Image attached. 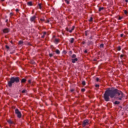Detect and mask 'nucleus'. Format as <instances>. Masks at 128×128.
<instances>
[{"label":"nucleus","instance_id":"49","mask_svg":"<svg viewBox=\"0 0 128 128\" xmlns=\"http://www.w3.org/2000/svg\"><path fill=\"white\" fill-rule=\"evenodd\" d=\"M70 54H72V51H70Z\"/></svg>","mask_w":128,"mask_h":128},{"label":"nucleus","instance_id":"1","mask_svg":"<svg viewBox=\"0 0 128 128\" xmlns=\"http://www.w3.org/2000/svg\"><path fill=\"white\" fill-rule=\"evenodd\" d=\"M110 96L111 98H114L116 100H122V98L124 96V93L118 89L110 90V88H108L104 92V98L106 102H108L110 100Z\"/></svg>","mask_w":128,"mask_h":128},{"label":"nucleus","instance_id":"38","mask_svg":"<svg viewBox=\"0 0 128 128\" xmlns=\"http://www.w3.org/2000/svg\"><path fill=\"white\" fill-rule=\"evenodd\" d=\"M98 80H100V78H96V82H98Z\"/></svg>","mask_w":128,"mask_h":128},{"label":"nucleus","instance_id":"27","mask_svg":"<svg viewBox=\"0 0 128 128\" xmlns=\"http://www.w3.org/2000/svg\"><path fill=\"white\" fill-rule=\"evenodd\" d=\"M54 56V54H49V56H50V58H52V56Z\"/></svg>","mask_w":128,"mask_h":128},{"label":"nucleus","instance_id":"31","mask_svg":"<svg viewBox=\"0 0 128 128\" xmlns=\"http://www.w3.org/2000/svg\"><path fill=\"white\" fill-rule=\"evenodd\" d=\"M124 54H121L120 56V58H124Z\"/></svg>","mask_w":128,"mask_h":128},{"label":"nucleus","instance_id":"48","mask_svg":"<svg viewBox=\"0 0 128 128\" xmlns=\"http://www.w3.org/2000/svg\"><path fill=\"white\" fill-rule=\"evenodd\" d=\"M46 34V32H44V34Z\"/></svg>","mask_w":128,"mask_h":128},{"label":"nucleus","instance_id":"23","mask_svg":"<svg viewBox=\"0 0 128 128\" xmlns=\"http://www.w3.org/2000/svg\"><path fill=\"white\" fill-rule=\"evenodd\" d=\"M82 86H86V81H82Z\"/></svg>","mask_w":128,"mask_h":128},{"label":"nucleus","instance_id":"37","mask_svg":"<svg viewBox=\"0 0 128 128\" xmlns=\"http://www.w3.org/2000/svg\"><path fill=\"white\" fill-rule=\"evenodd\" d=\"M66 32H70V30L68 29V28H66Z\"/></svg>","mask_w":128,"mask_h":128},{"label":"nucleus","instance_id":"32","mask_svg":"<svg viewBox=\"0 0 128 128\" xmlns=\"http://www.w3.org/2000/svg\"><path fill=\"white\" fill-rule=\"evenodd\" d=\"M122 17H121L120 16L118 18L119 20H122Z\"/></svg>","mask_w":128,"mask_h":128},{"label":"nucleus","instance_id":"21","mask_svg":"<svg viewBox=\"0 0 128 128\" xmlns=\"http://www.w3.org/2000/svg\"><path fill=\"white\" fill-rule=\"evenodd\" d=\"M122 50V48L120 46L117 48V50Z\"/></svg>","mask_w":128,"mask_h":128},{"label":"nucleus","instance_id":"11","mask_svg":"<svg viewBox=\"0 0 128 128\" xmlns=\"http://www.w3.org/2000/svg\"><path fill=\"white\" fill-rule=\"evenodd\" d=\"M74 38H72L70 40V44H74Z\"/></svg>","mask_w":128,"mask_h":128},{"label":"nucleus","instance_id":"35","mask_svg":"<svg viewBox=\"0 0 128 128\" xmlns=\"http://www.w3.org/2000/svg\"><path fill=\"white\" fill-rule=\"evenodd\" d=\"M82 44H86V42L84 41H83L82 42Z\"/></svg>","mask_w":128,"mask_h":128},{"label":"nucleus","instance_id":"30","mask_svg":"<svg viewBox=\"0 0 128 128\" xmlns=\"http://www.w3.org/2000/svg\"><path fill=\"white\" fill-rule=\"evenodd\" d=\"M100 48H104V44H100Z\"/></svg>","mask_w":128,"mask_h":128},{"label":"nucleus","instance_id":"52","mask_svg":"<svg viewBox=\"0 0 128 128\" xmlns=\"http://www.w3.org/2000/svg\"><path fill=\"white\" fill-rule=\"evenodd\" d=\"M42 38H44V36H42Z\"/></svg>","mask_w":128,"mask_h":128},{"label":"nucleus","instance_id":"6","mask_svg":"<svg viewBox=\"0 0 128 128\" xmlns=\"http://www.w3.org/2000/svg\"><path fill=\"white\" fill-rule=\"evenodd\" d=\"M10 32V29L8 28H6L3 30V32H4V34H8V32Z\"/></svg>","mask_w":128,"mask_h":128},{"label":"nucleus","instance_id":"4","mask_svg":"<svg viewBox=\"0 0 128 128\" xmlns=\"http://www.w3.org/2000/svg\"><path fill=\"white\" fill-rule=\"evenodd\" d=\"M88 126V120H84L83 122L82 126L83 128H84V126Z\"/></svg>","mask_w":128,"mask_h":128},{"label":"nucleus","instance_id":"42","mask_svg":"<svg viewBox=\"0 0 128 128\" xmlns=\"http://www.w3.org/2000/svg\"><path fill=\"white\" fill-rule=\"evenodd\" d=\"M74 90L72 89V90H70V92H74Z\"/></svg>","mask_w":128,"mask_h":128},{"label":"nucleus","instance_id":"18","mask_svg":"<svg viewBox=\"0 0 128 128\" xmlns=\"http://www.w3.org/2000/svg\"><path fill=\"white\" fill-rule=\"evenodd\" d=\"M54 42H56V44H58V42H60V40L55 39Z\"/></svg>","mask_w":128,"mask_h":128},{"label":"nucleus","instance_id":"40","mask_svg":"<svg viewBox=\"0 0 128 128\" xmlns=\"http://www.w3.org/2000/svg\"><path fill=\"white\" fill-rule=\"evenodd\" d=\"M28 82L29 84H30V83L32 82V80H28Z\"/></svg>","mask_w":128,"mask_h":128},{"label":"nucleus","instance_id":"16","mask_svg":"<svg viewBox=\"0 0 128 128\" xmlns=\"http://www.w3.org/2000/svg\"><path fill=\"white\" fill-rule=\"evenodd\" d=\"M38 6H39V8L40 10H42V4H38Z\"/></svg>","mask_w":128,"mask_h":128},{"label":"nucleus","instance_id":"47","mask_svg":"<svg viewBox=\"0 0 128 128\" xmlns=\"http://www.w3.org/2000/svg\"><path fill=\"white\" fill-rule=\"evenodd\" d=\"M1 2H4V0H0Z\"/></svg>","mask_w":128,"mask_h":128},{"label":"nucleus","instance_id":"8","mask_svg":"<svg viewBox=\"0 0 128 128\" xmlns=\"http://www.w3.org/2000/svg\"><path fill=\"white\" fill-rule=\"evenodd\" d=\"M75 28L76 27L74 26H72V29L69 30V32L70 33L72 32V30H74Z\"/></svg>","mask_w":128,"mask_h":128},{"label":"nucleus","instance_id":"22","mask_svg":"<svg viewBox=\"0 0 128 128\" xmlns=\"http://www.w3.org/2000/svg\"><path fill=\"white\" fill-rule=\"evenodd\" d=\"M92 44V41H88V46H90V44Z\"/></svg>","mask_w":128,"mask_h":128},{"label":"nucleus","instance_id":"19","mask_svg":"<svg viewBox=\"0 0 128 128\" xmlns=\"http://www.w3.org/2000/svg\"><path fill=\"white\" fill-rule=\"evenodd\" d=\"M24 44V42L20 40L18 42V44Z\"/></svg>","mask_w":128,"mask_h":128},{"label":"nucleus","instance_id":"14","mask_svg":"<svg viewBox=\"0 0 128 128\" xmlns=\"http://www.w3.org/2000/svg\"><path fill=\"white\" fill-rule=\"evenodd\" d=\"M8 124H12V120H8Z\"/></svg>","mask_w":128,"mask_h":128},{"label":"nucleus","instance_id":"46","mask_svg":"<svg viewBox=\"0 0 128 128\" xmlns=\"http://www.w3.org/2000/svg\"><path fill=\"white\" fill-rule=\"evenodd\" d=\"M126 2H128V0H126Z\"/></svg>","mask_w":128,"mask_h":128},{"label":"nucleus","instance_id":"44","mask_svg":"<svg viewBox=\"0 0 128 128\" xmlns=\"http://www.w3.org/2000/svg\"><path fill=\"white\" fill-rule=\"evenodd\" d=\"M8 22V20H6V22Z\"/></svg>","mask_w":128,"mask_h":128},{"label":"nucleus","instance_id":"3","mask_svg":"<svg viewBox=\"0 0 128 128\" xmlns=\"http://www.w3.org/2000/svg\"><path fill=\"white\" fill-rule=\"evenodd\" d=\"M15 114H17V116L19 118H22V113L20 112L18 109L16 108L15 110Z\"/></svg>","mask_w":128,"mask_h":128},{"label":"nucleus","instance_id":"13","mask_svg":"<svg viewBox=\"0 0 128 128\" xmlns=\"http://www.w3.org/2000/svg\"><path fill=\"white\" fill-rule=\"evenodd\" d=\"M71 58H72V59L76 58V55L74 54L71 56Z\"/></svg>","mask_w":128,"mask_h":128},{"label":"nucleus","instance_id":"28","mask_svg":"<svg viewBox=\"0 0 128 128\" xmlns=\"http://www.w3.org/2000/svg\"><path fill=\"white\" fill-rule=\"evenodd\" d=\"M40 22H44V18H40Z\"/></svg>","mask_w":128,"mask_h":128},{"label":"nucleus","instance_id":"24","mask_svg":"<svg viewBox=\"0 0 128 128\" xmlns=\"http://www.w3.org/2000/svg\"><path fill=\"white\" fill-rule=\"evenodd\" d=\"M24 92H26V90H22V94H24Z\"/></svg>","mask_w":128,"mask_h":128},{"label":"nucleus","instance_id":"50","mask_svg":"<svg viewBox=\"0 0 128 128\" xmlns=\"http://www.w3.org/2000/svg\"><path fill=\"white\" fill-rule=\"evenodd\" d=\"M39 22H40V21H39Z\"/></svg>","mask_w":128,"mask_h":128},{"label":"nucleus","instance_id":"2","mask_svg":"<svg viewBox=\"0 0 128 128\" xmlns=\"http://www.w3.org/2000/svg\"><path fill=\"white\" fill-rule=\"evenodd\" d=\"M16 82H20V78L19 77H12L10 78V80L8 82V86L10 88H12V84H14Z\"/></svg>","mask_w":128,"mask_h":128},{"label":"nucleus","instance_id":"39","mask_svg":"<svg viewBox=\"0 0 128 128\" xmlns=\"http://www.w3.org/2000/svg\"><path fill=\"white\" fill-rule=\"evenodd\" d=\"M6 48H8V49L10 48V46H6Z\"/></svg>","mask_w":128,"mask_h":128},{"label":"nucleus","instance_id":"43","mask_svg":"<svg viewBox=\"0 0 128 128\" xmlns=\"http://www.w3.org/2000/svg\"><path fill=\"white\" fill-rule=\"evenodd\" d=\"M16 12H18L20 10L18 9H16Z\"/></svg>","mask_w":128,"mask_h":128},{"label":"nucleus","instance_id":"41","mask_svg":"<svg viewBox=\"0 0 128 128\" xmlns=\"http://www.w3.org/2000/svg\"><path fill=\"white\" fill-rule=\"evenodd\" d=\"M120 36H121V38H122V36H124V34H121Z\"/></svg>","mask_w":128,"mask_h":128},{"label":"nucleus","instance_id":"29","mask_svg":"<svg viewBox=\"0 0 128 128\" xmlns=\"http://www.w3.org/2000/svg\"><path fill=\"white\" fill-rule=\"evenodd\" d=\"M45 22H46V24H49L50 23V20H46V21Z\"/></svg>","mask_w":128,"mask_h":128},{"label":"nucleus","instance_id":"25","mask_svg":"<svg viewBox=\"0 0 128 128\" xmlns=\"http://www.w3.org/2000/svg\"><path fill=\"white\" fill-rule=\"evenodd\" d=\"M124 14H128V11H127L126 10H125L124 11Z\"/></svg>","mask_w":128,"mask_h":128},{"label":"nucleus","instance_id":"34","mask_svg":"<svg viewBox=\"0 0 128 128\" xmlns=\"http://www.w3.org/2000/svg\"><path fill=\"white\" fill-rule=\"evenodd\" d=\"M96 88H98V86H100V85L99 84H96L95 86Z\"/></svg>","mask_w":128,"mask_h":128},{"label":"nucleus","instance_id":"45","mask_svg":"<svg viewBox=\"0 0 128 128\" xmlns=\"http://www.w3.org/2000/svg\"><path fill=\"white\" fill-rule=\"evenodd\" d=\"M84 52L86 53V52H88V51H86V50L84 51Z\"/></svg>","mask_w":128,"mask_h":128},{"label":"nucleus","instance_id":"36","mask_svg":"<svg viewBox=\"0 0 128 128\" xmlns=\"http://www.w3.org/2000/svg\"><path fill=\"white\" fill-rule=\"evenodd\" d=\"M10 15L11 16H14V13L12 12L10 13Z\"/></svg>","mask_w":128,"mask_h":128},{"label":"nucleus","instance_id":"20","mask_svg":"<svg viewBox=\"0 0 128 128\" xmlns=\"http://www.w3.org/2000/svg\"><path fill=\"white\" fill-rule=\"evenodd\" d=\"M67 4H70V1L68 0H64Z\"/></svg>","mask_w":128,"mask_h":128},{"label":"nucleus","instance_id":"5","mask_svg":"<svg viewBox=\"0 0 128 128\" xmlns=\"http://www.w3.org/2000/svg\"><path fill=\"white\" fill-rule=\"evenodd\" d=\"M36 16H32L30 18V20L32 22L36 23Z\"/></svg>","mask_w":128,"mask_h":128},{"label":"nucleus","instance_id":"12","mask_svg":"<svg viewBox=\"0 0 128 128\" xmlns=\"http://www.w3.org/2000/svg\"><path fill=\"white\" fill-rule=\"evenodd\" d=\"M104 7H102V8H100L98 9V12H102V10H104Z\"/></svg>","mask_w":128,"mask_h":128},{"label":"nucleus","instance_id":"9","mask_svg":"<svg viewBox=\"0 0 128 128\" xmlns=\"http://www.w3.org/2000/svg\"><path fill=\"white\" fill-rule=\"evenodd\" d=\"M26 82V78H22L21 80V83L22 84H24V82Z\"/></svg>","mask_w":128,"mask_h":128},{"label":"nucleus","instance_id":"26","mask_svg":"<svg viewBox=\"0 0 128 128\" xmlns=\"http://www.w3.org/2000/svg\"><path fill=\"white\" fill-rule=\"evenodd\" d=\"M89 22H92V17H91L89 20Z\"/></svg>","mask_w":128,"mask_h":128},{"label":"nucleus","instance_id":"15","mask_svg":"<svg viewBox=\"0 0 128 128\" xmlns=\"http://www.w3.org/2000/svg\"><path fill=\"white\" fill-rule=\"evenodd\" d=\"M56 54H60V50H56Z\"/></svg>","mask_w":128,"mask_h":128},{"label":"nucleus","instance_id":"17","mask_svg":"<svg viewBox=\"0 0 128 128\" xmlns=\"http://www.w3.org/2000/svg\"><path fill=\"white\" fill-rule=\"evenodd\" d=\"M114 104H120V102L118 101H115Z\"/></svg>","mask_w":128,"mask_h":128},{"label":"nucleus","instance_id":"10","mask_svg":"<svg viewBox=\"0 0 128 128\" xmlns=\"http://www.w3.org/2000/svg\"><path fill=\"white\" fill-rule=\"evenodd\" d=\"M27 4L29 6H32V2H29L27 3Z\"/></svg>","mask_w":128,"mask_h":128},{"label":"nucleus","instance_id":"33","mask_svg":"<svg viewBox=\"0 0 128 128\" xmlns=\"http://www.w3.org/2000/svg\"><path fill=\"white\" fill-rule=\"evenodd\" d=\"M82 92H86V89H84V88H82Z\"/></svg>","mask_w":128,"mask_h":128},{"label":"nucleus","instance_id":"51","mask_svg":"<svg viewBox=\"0 0 128 128\" xmlns=\"http://www.w3.org/2000/svg\"><path fill=\"white\" fill-rule=\"evenodd\" d=\"M65 54H66V52H65Z\"/></svg>","mask_w":128,"mask_h":128},{"label":"nucleus","instance_id":"7","mask_svg":"<svg viewBox=\"0 0 128 128\" xmlns=\"http://www.w3.org/2000/svg\"><path fill=\"white\" fill-rule=\"evenodd\" d=\"M78 58L72 59V64H76V62H78Z\"/></svg>","mask_w":128,"mask_h":128}]
</instances>
